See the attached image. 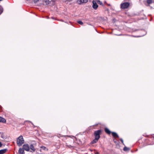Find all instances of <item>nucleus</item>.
<instances>
[{"label":"nucleus","instance_id":"nucleus-1","mask_svg":"<svg viewBox=\"0 0 154 154\" xmlns=\"http://www.w3.org/2000/svg\"><path fill=\"white\" fill-rule=\"evenodd\" d=\"M24 143V140L22 136H20L17 139V143L19 146H20Z\"/></svg>","mask_w":154,"mask_h":154},{"label":"nucleus","instance_id":"nucleus-2","mask_svg":"<svg viewBox=\"0 0 154 154\" xmlns=\"http://www.w3.org/2000/svg\"><path fill=\"white\" fill-rule=\"evenodd\" d=\"M129 5V3L128 2H124L121 4V7L122 9H125L128 8Z\"/></svg>","mask_w":154,"mask_h":154},{"label":"nucleus","instance_id":"nucleus-3","mask_svg":"<svg viewBox=\"0 0 154 154\" xmlns=\"http://www.w3.org/2000/svg\"><path fill=\"white\" fill-rule=\"evenodd\" d=\"M101 133V131L100 130H98L95 131L94 132V135L95 137L99 139L100 138V134Z\"/></svg>","mask_w":154,"mask_h":154},{"label":"nucleus","instance_id":"nucleus-4","mask_svg":"<svg viewBox=\"0 0 154 154\" xmlns=\"http://www.w3.org/2000/svg\"><path fill=\"white\" fill-rule=\"evenodd\" d=\"M23 148L27 151H29V147L28 144H24L23 146Z\"/></svg>","mask_w":154,"mask_h":154},{"label":"nucleus","instance_id":"nucleus-5","mask_svg":"<svg viewBox=\"0 0 154 154\" xmlns=\"http://www.w3.org/2000/svg\"><path fill=\"white\" fill-rule=\"evenodd\" d=\"M92 3H93V5H92V7H93V8L94 9H96L98 7V5L97 4L96 1H92Z\"/></svg>","mask_w":154,"mask_h":154},{"label":"nucleus","instance_id":"nucleus-6","mask_svg":"<svg viewBox=\"0 0 154 154\" xmlns=\"http://www.w3.org/2000/svg\"><path fill=\"white\" fill-rule=\"evenodd\" d=\"M29 149H31V150L30 151V152H34L35 150V149L34 148L32 144H31L30 145Z\"/></svg>","mask_w":154,"mask_h":154},{"label":"nucleus","instance_id":"nucleus-7","mask_svg":"<svg viewBox=\"0 0 154 154\" xmlns=\"http://www.w3.org/2000/svg\"><path fill=\"white\" fill-rule=\"evenodd\" d=\"M88 2V0H78L77 2L79 4H81L83 3H86Z\"/></svg>","mask_w":154,"mask_h":154},{"label":"nucleus","instance_id":"nucleus-8","mask_svg":"<svg viewBox=\"0 0 154 154\" xmlns=\"http://www.w3.org/2000/svg\"><path fill=\"white\" fill-rule=\"evenodd\" d=\"M24 150L23 148H20L18 151L19 153L20 154H24Z\"/></svg>","mask_w":154,"mask_h":154},{"label":"nucleus","instance_id":"nucleus-9","mask_svg":"<svg viewBox=\"0 0 154 154\" xmlns=\"http://www.w3.org/2000/svg\"><path fill=\"white\" fill-rule=\"evenodd\" d=\"M0 122L3 123H5L6 121L4 118L0 116Z\"/></svg>","mask_w":154,"mask_h":154},{"label":"nucleus","instance_id":"nucleus-10","mask_svg":"<svg viewBox=\"0 0 154 154\" xmlns=\"http://www.w3.org/2000/svg\"><path fill=\"white\" fill-rule=\"evenodd\" d=\"M112 136L115 137H118L119 136L115 132H112Z\"/></svg>","mask_w":154,"mask_h":154},{"label":"nucleus","instance_id":"nucleus-11","mask_svg":"<svg viewBox=\"0 0 154 154\" xmlns=\"http://www.w3.org/2000/svg\"><path fill=\"white\" fill-rule=\"evenodd\" d=\"M105 131L106 133L109 134H110L111 133L110 130L107 128H105Z\"/></svg>","mask_w":154,"mask_h":154},{"label":"nucleus","instance_id":"nucleus-12","mask_svg":"<svg viewBox=\"0 0 154 154\" xmlns=\"http://www.w3.org/2000/svg\"><path fill=\"white\" fill-rule=\"evenodd\" d=\"M98 139L95 137V139L91 142L92 144H94L96 143L98 140Z\"/></svg>","mask_w":154,"mask_h":154},{"label":"nucleus","instance_id":"nucleus-13","mask_svg":"<svg viewBox=\"0 0 154 154\" xmlns=\"http://www.w3.org/2000/svg\"><path fill=\"white\" fill-rule=\"evenodd\" d=\"M7 149H5L0 150V154H3L6 151Z\"/></svg>","mask_w":154,"mask_h":154},{"label":"nucleus","instance_id":"nucleus-14","mask_svg":"<svg viewBox=\"0 0 154 154\" xmlns=\"http://www.w3.org/2000/svg\"><path fill=\"white\" fill-rule=\"evenodd\" d=\"M3 8L1 6H0V15L3 12Z\"/></svg>","mask_w":154,"mask_h":154},{"label":"nucleus","instance_id":"nucleus-15","mask_svg":"<svg viewBox=\"0 0 154 154\" xmlns=\"http://www.w3.org/2000/svg\"><path fill=\"white\" fill-rule=\"evenodd\" d=\"M130 149L129 148H128L126 147H125L123 148V150L125 151H126L128 150H129Z\"/></svg>","mask_w":154,"mask_h":154},{"label":"nucleus","instance_id":"nucleus-16","mask_svg":"<svg viewBox=\"0 0 154 154\" xmlns=\"http://www.w3.org/2000/svg\"><path fill=\"white\" fill-rule=\"evenodd\" d=\"M153 2V0H147V2L148 4H151Z\"/></svg>","mask_w":154,"mask_h":154},{"label":"nucleus","instance_id":"nucleus-17","mask_svg":"<svg viewBox=\"0 0 154 154\" xmlns=\"http://www.w3.org/2000/svg\"><path fill=\"white\" fill-rule=\"evenodd\" d=\"M45 2L46 5H48L49 4L50 1L48 0H45Z\"/></svg>","mask_w":154,"mask_h":154},{"label":"nucleus","instance_id":"nucleus-18","mask_svg":"<svg viewBox=\"0 0 154 154\" xmlns=\"http://www.w3.org/2000/svg\"><path fill=\"white\" fill-rule=\"evenodd\" d=\"M78 23L81 25H82L83 24V22L81 21H78Z\"/></svg>","mask_w":154,"mask_h":154},{"label":"nucleus","instance_id":"nucleus-19","mask_svg":"<svg viewBox=\"0 0 154 154\" xmlns=\"http://www.w3.org/2000/svg\"><path fill=\"white\" fill-rule=\"evenodd\" d=\"M97 2L98 4H100V5H102L103 4V3L101 2H100V0H98Z\"/></svg>","mask_w":154,"mask_h":154},{"label":"nucleus","instance_id":"nucleus-20","mask_svg":"<svg viewBox=\"0 0 154 154\" xmlns=\"http://www.w3.org/2000/svg\"><path fill=\"white\" fill-rule=\"evenodd\" d=\"M120 140L121 141V142H122V143L123 145H124V142H123V139L122 138H121L120 139Z\"/></svg>","mask_w":154,"mask_h":154},{"label":"nucleus","instance_id":"nucleus-21","mask_svg":"<svg viewBox=\"0 0 154 154\" xmlns=\"http://www.w3.org/2000/svg\"><path fill=\"white\" fill-rule=\"evenodd\" d=\"M38 0H33V2L35 3H37L38 2Z\"/></svg>","mask_w":154,"mask_h":154},{"label":"nucleus","instance_id":"nucleus-22","mask_svg":"<svg viewBox=\"0 0 154 154\" xmlns=\"http://www.w3.org/2000/svg\"><path fill=\"white\" fill-rule=\"evenodd\" d=\"M42 148H44V149H46V147H45V146H42Z\"/></svg>","mask_w":154,"mask_h":154},{"label":"nucleus","instance_id":"nucleus-23","mask_svg":"<svg viewBox=\"0 0 154 154\" xmlns=\"http://www.w3.org/2000/svg\"><path fill=\"white\" fill-rule=\"evenodd\" d=\"M1 137L2 138H4V139L5 138V137H4L2 135H1Z\"/></svg>","mask_w":154,"mask_h":154},{"label":"nucleus","instance_id":"nucleus-24","mask_svg":"<svg viewBox=\"0 0 154 154\" xmlns=\"http://www.w3.org/2000/svg\"><path fill=\"white\" fill-rule=\"evenodd\" d=\"M2 146V144L0 142V147Z\"/></svg>","mask_w":154,"mask_h":154},{"label":"nucleus","instance_id":"nucleus-25","mask_svg":"<svg viewBox=\"0 0 154 154\" xmlns=\"http://www.w3.org/2000/svg\"><path fill=\"white\" fill-rule=\"evenodd\" d=\"M95 154H99V153L98 152H97L95 153Z\"/></svg>","mask_w":154,"mask_h":154},{"label":"nucleus","instance_id":"nucleus-26","mask_svg":"<svg viewBox=\"0 0 154 154\" xmlns=\"http://www.w3.org/2000/svg\"><path fill=\"white\" fill-rule=\"evenodd\" d=\"M143 31V32H145V34H144V35H145L146 34V31Z\"/></svg>","mask_w":154,"mask_h":154},{"label":"nucleus","instance_id":"nucleus-27","mask_svg":"<svg viewBox=\"0 0 154 154\" xmlns=\"http://www.w3.org/2000/svg\"><path fill=\"white\" fill-rule=\"evenodd\" d=\"M29 122H30L31 124H32V125H33V123H32V122H30V121H29Z\"/></svg>","mask_w":154,"mask_h":154},{"label":"nucleus","instance_id":"nucleus-28","mask_svg":"<svg viewBox=\"0 0 154 154\" xmlns=\"http://www.w3.org/2000/svg\"><path fill=\"white\" fill-rule=\"evenodd\" d=\"M51 0L53 2L54 1V0Z\"/></svg>","mask_w":154,"mask_h":154},{"label":"nucleus","instance_id":"nucleus-29","mask_svg":"<svg viewBox=\"0 0 154 154\" xmlns=\"http://www.w3.org/2000/svg\"><path fill=\"white\" fill-rule=\"evenodd\" d=\"M52 19H54V18H53V17H52Z\"/></svg>","mask_w":154,"mask_h":154},{"label":"nucleus","instance_id":"nucleus-30","mask_svg":"<svg viewBox=\"0 0 154 154\" xmlns=\"http://www.w3.org/2000/svg\"><path fill=\"white\" fill-rule=\"evenodd\" d=\"M144 35H143V36ZM141 36H142V35H141Z\"/></svg>","mask_w":154,"mask_h":154},{"label":"nucleus","instance_id":"nucleus-31","mask_svg":"<svg viewBox=\"0 0 154 154\" xmlns=\"http://www.w3.org/2000/svg\"><path fill=\"white\" fill-rule=\"evenodd\" d=\"M2 0H0V1H2Z\"/></svg>","mask_w":154,"mask_h":154}]
</instances>
